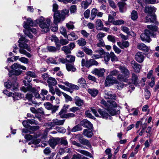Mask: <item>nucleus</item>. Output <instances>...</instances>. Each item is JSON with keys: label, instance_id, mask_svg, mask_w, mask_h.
<instances>
[{"label": "nucleus", "instance_id": "1", "mask_svg": "<svg viewBox=\"0 0 159 159\" xmlns=\"http://www.w3.org/2000/svg\"><path fill=\"white\" fill-rule=\"evenodd\" d=\"M101 103L105 107V109L107 110L111 116L119 114L120 111L116 108L117 104L113 101H107V102L104 100H102Z\"/></svg>", "mask_w": 159, "mask_h": 159}, {"label": "nucleus", "instance_id": "2", "mask_svg": "<svg viewBox=\"0 0 159 159\" xmlns=\"http://www.w3.org/2000/svg\"><path fill=\"white\" fill-rule=\"evenodd\" d=\"M37 22L39 23L40 27L42 29V32L46 33L49 31L51 22L50 19L47 18L44 21V18L42 17L40 19L37 20Z\"/></svg>", "mask_w": 159, "mask_h": 159}, {"label": "nucleus", "instance_id": "3", "mask_svg": "<svg viewBox=\"0 0 159 159\" xmlns=\"http://www.w3.org/2000/svg\"><path fill=\"white\" fill-rule=\"evenodd\" d=\"M20 89L25 93L27 91H31L33 93L34 97L37 98H40V95L38 93V91L35 88L32 87V84H29L26 87L23 86Z\"/></svg>", "mask_w": 159, "mask_h": 159}, {"label": "nucleus", "instance_id": "4", "mask_svg": "<svg viewBox=\"0 0 159 159\" xmlns=\"http://www.w3.org/2000/svg\"><path fill=\"white\" fill-rule=\"evenodd\" d=\"M24 25L23 27L26 30H24L25 34L30 38H32L33 35L31 33V32L33 34L36 36H37V31L34 28H32L31 27L28 28V25L26 24L25 21L24 22Z\"/></svg>", "mask_w": 159, "mask_h": 159}, {"label": "nucleus", "instance_id": "5", "mask_svg": "<svg viewBox=\"0 0 159 159\" xmlns=\"http://www.w3.org/2000/svg\"><path fill=\"white\" fill-rule=\"evenodd\" d=\"M69 12L68 9H64L62 10L61 13L59 12V15L56 17V20L55 18L54 20V22L55 24H57L61 21L63 20L66 16H68Z\"/></svg>", "mask_w": 159, "mask_h": 159}, {"label": "nucleus", "instance_id": "6", "mask_svg": "<svg viewBox=\"0 0 159 159\" xmlns=\"http://www.w3.org/2000/svg\"><path fill=\"white\" fill-rule=\"evenodd\" d=\"M120 69L124 75L123 76L121 75H118L117 79L120 80L125 82L126 80V78H128L129 75V72L127 68L124 66L120 67Z\"/></svg>", "mask_w": 159, "mask_h": 159}, {"label": "nucleus", "instance_id": "7", "mask_svg": "<svg viewBox=\"0 0 159 159\" xmlns=\"http://www.w3.org/2000/svg\"><path fill=\"white\" fill-rule=\"evenodd\" d=\"M153 34V32L150 31L149 30H146L144 31V33L141 35L140 38L143 41L149 43L151 41L150 37L152 36Z\"/></svg>", "mask_w": 159, "mask_h": 159}, {"label": "nucleus", "instance_id": "8", "mask_svg": "<svg viewBox=\"0 0 159 159\" xmlns=\"http://www.w3.org/2000/svg\"><path fill=\"white\" fill-rule=\"evenodd\" d=\"M20 48L19 52L20 53L25 55L28 57H31V54L27 52L25 50L26 49L28 51H30V49L27 44L20 43L19 45Z\"/></svg>", "mask_w": 159, "mask_h": 159}, {"label": "nucleus", "instance_id": "9", "mask_svg": "<svg viewBox=\"0 0 159 159\" xmlns=\"http://www.w3.org/2000/svg\"><path fill=\"white\" fill-rule=\"evenodd\" d=\"M118 81L116 79L111 75H108L107 77L105 82L106 86H110L114 84H117Z\"/></svg>", "mask_w": 159, "mask_h": 159}, {"label": "nucleus", "instance_id": "10", "mask_svg": "<svg viewBox=\"0 0 159 159\" xmlns=\"http://www.w3.org/2000/svg\"><path fill=\"white\" fill-rule=\"evenodd\" d=\"M4 86L7 89L11 88L12 87V91L16 90L17 89L18 84L16 82L12 85L11 82L9 81H8L7 82L5 83Z\"/></svg>", "mask_w": 159, "mask_h": 159}, {"label": "nucleus", "instance_id": "11", "mask_svg": "<svg viewBox=\"0 0 159 159\" xmlns=\"http://www.w3.org/2000/svg\"><path fill=\"white\" fill-rule=\"evenodd\" d=\"M78 137H79V142L83 145L87 146L89 148H90L91 145L89 141L86 139L82 138V136L80 134L77 135Z\"/></svg>", "mask_w": 159, "mask_h": 159}, {"label": "nucleus", "instance_id": "12", "mask_svg": "<svg viewBox=\"0 0 159 159\" xmlns=\"http://www.w3.org/2000/svg\"><path fill=\"white\" fill-rule=\"evenodd\" d=\"M135 58L139 63L143 62L144 59V53L141 52H138L135 55Z\"/></svg>", "mask_w": 159, "mask_h": 159}, {"label": "nucleus", "instance_id": "13", "mask_svg": "<svg viewBox=\"0 0 159 159\" xmlns=\"http://www.w3.org/2000/svg\"><path fill=\"white\" fill-rule=\"evenodd\" d=\"M59 138H52L49 140L48 143L50 146L53 148H54L55 146L59 143Z\"/></svg>", "mask_w": 159, "mask_h": 159}, {"label": "nucleus", "instance_id": "14", "mask_svg": "<svg viewBox=\"0 0 159 159\" xmlns=\"http://www.w3.org/2000/svg\"><path fill=\"white\" fill-rule=\"evenodd\" d=\"M156 16L154 15H148L146 17L145 22L146 23H156Z\"/></svg>", "mask_w": 159, "mask_h": 159}, {"label": "nucleus", "instance_id": "15", "mask_svg": "<svg viewBox=\"0 0 159 159\" xmlns=\"http://www.w3.org/2000/svg\"><path fill=\"white\" fill-rule=\"evenodd\" d=\"M131 66L134 70L136 73H139L140 71L141 68V66L140 64L137 63L134 60H132L131 62Z\"/></svg>", "mask_w": 159, "mask_h": 159}, {"label": "nucleus", "instance_id": "16", "mask_svg": "<svg viewBox=\"0 0 159 159\" xmlns=\"http://www.w3.org/2000/svg\"><path fill=\"white\" fill-rule=\"evenodd\" d=\"M116 85L117 88L119 90H121L124 87L127 86V88H128L129 89H131L132 90H133L134 89V85L132 84L131 85H126L125 84H124L121 83H118L117 82V83Z\"/></svg>", "mask_w": 159, "mask_h": 159}, {"label": "nucleus", "instance_id": "17", "mask_svg": "<svg viewBox=\"0 0 159 159\" xmlns=\"http://www.w3.org/2000/svg\"><path fill=\"white\" fill-rule=\"evenodd\" d=\"M105 70L104 68L95 69L92 71V73L99 76H102L103 75Z\"/></svg>", "mask_w": 159, "mask_h": 159}, {"label": "nucleus", "instance_id": "18", "mask_svg": "<svg viewBox=\"0 0 159 159\" xmlns=\"http://www.w3.org/2000/svg\"><path fill=\"white\" fill-rule=\"evenodd\" d=\"M65 120H59L56 119L52 120V122L48 125L51 126H53L54 125H60L63 124Z\"/></svg>", "mask_w": 159, "mask_h": 159}, {"label": "nucleus", "instance_id": "19", "mask_svg": "<svg viewBox=\"0 0 159 159\" xmlns=\"http://www.w3.org/2000/svg\"><path fill=\"white\" fill-rule=\"evenodd\" d=\"M81 125L83 127L89 129H92L93 127V125L91 123L87 120H84L80 122Z\"/></svg>", "mask_w": 159, "mask_h": 159}, {"label": "nucleus", "instance_id": "20", "mask_svg": "<svg viewBox=\"0 0 159 159\" xmlns=\"http://www.w3.org/2000/svg\"><path fill=\"white\" fill-rule=\"evenodd\" d=\"M121 30L128 35H130L133 37L136 36V34L133 31H130L129 29L127 27L124 26H121Z\"/></svg>", "mask_w": 159, "mask_h": 159}, {"label": "nucleus", "instance_id": "21", "mask_svg": "<svg viewBox=\"0 0 159 159\" xmlns=\"http://www.w3.org/2000/svg\"><path fill=\"white\" fill-rule=\"evenodd\" d=\"M105 98L106 99H116V96L115 94H112L111 92L108 91H105Z\"/></svg>", "mask_w": 159, "mask_h": 159}, {"label": "nucleus", "instance_id": "22", "mask_svg": "<svg viewBox=\"0 0 159 159\" xmlns=\"http://www.w3.org/2000/svg\"><path fill=\"white\" fill-rule=\"evenodd\" d=\"M98 111L102 118L107 119H111V116L104 111L100 109H98Z\"/></svg>", "mask_w": 159, "mask_h": 159}, {"label": "nucleus", "instance_id": "23", "mask_svg": "<svg viewBox=\"0 0 159 159\" xmlns=\"http://www.w3.org/2000/svg\"><path fill=\"white\" fill-rule=\"evenodd\" d=\"M139 50H142L144 52H148L149 50V48L143 43H139L137 46Z\"/></svg>", "mask_w": 159, "mask_h": 159}, {"label": "nucleus", "instance_id": "24", "mask_svg": "<svg viewBox=\"0 0 159 159\" xmlns=\"http://www.w3.org/2000/svg\"><path fill=\"white\" fill-rule=\"evenodd\" d=\"M75 103L76 105L78 107L82 106L83 105L84 101L78 96H76L74 98Z\"/></svg>", "mask_w": 159, "mask_h": 159}, {"label": "nucleus", "instance_id": "25", "mask_svg": "<svg viewBox=\"0 0 159 159\" xmlns=\"http://www.w3.org/2000/svg\"><path fill=\"white\" fill-rule=\"evenodd\" d=\"M53 8L52 11L54 12V20L55 18L56 20V17L57 16L59 15V11L58 10V5L56 3H54L53 5Z\"/></svg>", "mask_w": 159, "mask_h": 159}, {"label": "nucleus", "instance_id": "26", "mask_svg": "<svg viewBox=\"0 0 159 159\" xmlns=\"http://www.w3.org/2000/svg\"><path fill=\"white\" fill-rule=\"evenodd\" d=\"M92 59L85 60L83 59L81 61L82 66H85L87 67H89L92 66Z\"/></svg>", "mask_w": 159, "mask_h": 159}, {"label": "nucleus", "instance_id": "27", "mask_svg": "<svg viewBox=\"0 0 159 159\" xmlns=\"http://www.w3.org/2000/svg\"><path fill=\"white\" fill-rule=\"evenodd\" d=\"M11 68L13 70H16L17 69H21L24 70H26V68L23 66H22L18 63H15L11 65Z\"/></svg>", "mask_w": 159, "mask_h": 159}, {"label": "nucleus", "instance_id": "28", "mask_svg": "<svg viewBox=\"0 0 159 159\" xmlns=\"http://www.w3.org/2000/svg\"><path fill=\"white\" fill-rule=\"evenodd\" d=\"M156 11V8L153 7H146L144 9V12L148 14H151Z\"/></svg>", "mask_w": 159, "mask_h": 159}, {"label": "nucleus", "instance_id": "29", "mask_svg": "<svg viewBox=\"0 0 159 159\" xmlns=\"http://www.w3.org/2000/svg\"><path fill=\"white\" fill-rule=\"evenodd\" d=\"M118 45L121 49H123L124 48H127L129 46V43L128 41H124L122 43L117 42Z\"/></svg>", "mask_w": 159, "mask_h": 159}, {"label": "nucleus", "instance_id": "30", "mask_svg": "<svg viewBox=\"0 0 159 159\" xmlns=\"http://www.w3.org/2000/svg\"><path fill=\"white\" fill-rule=\"evenodd\" d=\"M76 150L79 152L87 156L89 158H93V156L89 152L80 149H76Z\"/></svg>", "mask_w": 159, "mask_h": 159}, {"label": "nucleus", "instance_id": "31", "mask_svg": "<svg viewBox=\"0 0 159 159\" xmlns=\"http://www.w3.org/2000/svg\"><path fill=\"white\" fill-rule=\"evenodd\" d=\"M147 124L146 122H143L142 120L138 121L137 122L135 125V128L137 129L138 128L139 126L140 127V129L141 128H142V126H144L145 127H147Z\"/></svg>", "mask_w": 159, "mask_h": 159}, {"label": "nucleus", "instance_id": "32", "mask_svg": "<svg viewBox=\"0 0 159 159\" xmlns=\"http://www.w3.org/2000/svg\"><path fill=\"white\" fill-rule=\"evenodd\" d=\"M49 86H55L57 84V82L56 79L52 77H50L47 80Z\"/></svg>", "mask_w": 159, "mask_h": 159}, {"label": "nucleus", "instance_id": "33", "mask_svg": "<svg viewBox=\"0 0 159 159\" xmlns=\"http://www.w3.org/2000/svg\"><path fill=\"white\" fill-rule=\"evenodd\" d=\"M83 134L88 138H91L93 135V132L90 129H84L83 131Z\"/></svg>", "mask_w": 159, "mask_h": 159}, {"label": "nucleus", "instance_id": "34", "mask_svg": "<svg viewBox=\"0 0 159 159\" xmlns=\"http://www.w3.org/2000/svg\"><path fill=\"white\" fill-rule=\"evenodd\" d=\"M96 27L98 30H100L103 27V24L102 21L100 19H98L96 22Z\"/></svg>", "mask_w": 159, "mask_h": 159}, {"label": "nucleus", "instance_id": "35", "mask_svg": "<svg viewBox=\"0 0 159 159\" xmlns=\"http://www.w3.org/2000/svg\"><path fill=\"white\" fill-rule=\"evenodd\" d=\"M68 36V40H74L78 38V37L74 32H71L70 34L67 35Z\"/></svg>", "mask_w": 159, "mask_h": 159}, {"label": "nucleus", "instance_id": "36", "mask_svg": "<svg viewBox=\"0 0 159 159\" xmlns=\"http://www.w3.org/2000/svg\"><path fill=\"white\" fill-rule=\"evenodd\" d=\"M79 84L81 85L84 88H85L87 86L86 81L85 79L83 77H81L78 79L77 81Z\"/></svg>", "mask_w": 159, "mask_h": 159}, {"label": "nucleus", "instance_id": "37", "mask_svg": "<svg viewBox=\"0 0 159 159\" xmlns=\"http://www.w3.org/2000/svg\"><path fill=\"white\" fill-rule=\"evenodd\" d=\"M65 84L66 86L69 87L73 89L78 90L80 89L79 86L78 85L74 84L71 83H70L68 82H65Z\"/></svg>", "mask_w": 159, "mask_h": 159}, {"label": "nucleus", "instance_id": "38", "mask_svg": "<svg viewBox=\"0 0 159 159\" xmlns=\"http://www.w3.org/2000/svg\"><path fill=\"white\" fill-rule=\"evenodd\" d=\"M69 107V106L68 105L64 106L59 113V115L60 116L61 118V117L62 116L66 115V109L68 108Z\"/></svg>", "mask_w": 159, "mask_h": 159}, {"label": "nucleus", "instance_id": "39", "mask_svg": "<svg viewBox=\"0 0 159 159\" xmlns=\"http://www.w3.org/2000/svg\"><path fill=\"white\" fill-rule=\"evenodd\" d=\"M92 2V0H86V1H83L81 3L82 7L84 9L87 8L88 6Z\"/></svg>", "mask_w": 159, "mask_h": 159}, {"label": "nucleus", "instance_id": "40", "mask_svg": "<svg viewBox=\"0 0 159 159\" xmlns=\"http://www.w3.org/2000/svg\"><path fill=\"white\" fill-rule=\"evenodd\" d=\"M88 91L89 93L93 97L96 96L98 92V90L95 89H89Z\"/></svg>", "mask_w": 159, "mask_h": 159}, {"label": "nucleus", "instance_id": "41", "mask_svg": "<svg viewBox=\"0 0 159 159\" xmlns=\"http://www.w3.org/2000/svg\"><path fill=\"white\" fill-rule=\"evenodd\" d=\"M132 82L133 84L136 85L138 83V78L137 75L133 74L131 78Z\"/></svg>", "mask_w": 159, "mask_h": 159}, {"label": "nucleus", "instance_id": "42", "mask_svg": "<svg viewBox=\"0 0 159 159\" xmlns=\"http://www.w3.org/2000/svg\"><path fill=\"white\" fill-rule=\"evenodd\" d=\"M22 72V71L20 70H15L14 71L11 70L9 72V75L10 76L13 74L15 75H19Z\"/></svg>", "mask_w": 159, "mask_h": 159}, {"label": "nucleus", "instance_id": "43", "mask_svg": "<svg viewBox=\"0 0 159 159\" xmlns=\"http://www.w3.org/2000/svg\"><path fill=\"white\" fill-rule=\"evenodd\" d=\"M131 18L133 20H136L138 18V15L137 11L133 10L131 13Z\"/></svg>", "mask_w": 159, "mask_h": 159}, {"label": "nucleus", "instance_id": "44", "mask_svg": "<svg viewBox=\"0 0 159 159\" xmlns=\"http://www.w3.org/2000/svg\"><path fill=\"white\" fill-rule=\"evenodd\" d=\"M97 12L98 10L96 8H93L91 11L90 19L92 20H93L97 15Z\"/></svg>", "mask_w": 159, "mask_h": 159}, {"label": "nucleus", "instance_id": "45", "mask_svg": "<svg viewBox=\"0 0 159 159\" xmlns=\"http://www.w3.org/2000/svg\"><path fill=\"white\" fill-rule=\"evenodd\" d=\"M66 68L67 70L69 71H72L74 72L76 70V69L73 65L70 64H67L66 65Z\"/></svg>", "mask_w": 159, "mask_h": 159}, {"label": "nucleus", "instance_id": "46", "mask_svg": "<svg viewBox=\"0 0 159 159\" xmlns=\"http://www.w3.org/2000/svg\"><path fill=\"white\" fill-rule=\"evenodd\" d=\"M66 59L67 61L72 63L75 61V57L74 56L71 55H68L66 56Z\"/></svg>", "mask_w": 159, "mask_h": 159}, {"label": "nucleus", "instance_id": "47", "mask_svg": "<svg viewBox=\"0 0 159 159\" xmlns=\"http://www.w3.org/2000/svg\"><path fill=\"white\" fill-rule=\"evenodd\" d=\"M12 97L15 101L20 99L21 97L20 93H13Z\"/></svg>", "mask_w": 159, "mask_h": 159}, {"label": "nucleus", "instance_id": "48", "mask_svg": "<svg viewBox=\"0 0 159 159\" xmlns=\"http://www.w3.org/2000/svg\"><path fill=\"white\" fill-rule=\"evenodd\" d=\"M60 31L61 34L65 37L66 38H68V36L67 34L66 30L64 27H61L60 29Z\"/></svg>", "mask_w": 159, "mask_h": 159}, {"label": "nucleus", "instance_id": "49", "mask_svg": "<svg viewBox=\"0 0 159 159\" xmlns=\"http://www.w3.org/2000/svg\"><path fill=\"white\" fill-rule=\"evenodd\" d=\"M24 18L27 20V22H26V24L28 25V28H30V26L32 27L33 26L34 23L33 21L30 18H29L26 19V18L25 17Z\"/></svg>", "mask_w": 159, "mask_h": 159}, {"label": "nucleus", "instance_id": "50", "mask_svg": "<svg viewBox=\"0 0 159 159\" xmlns=\"http://www.w3.org/2000/svg\"><path fill=\"white\" fill-rule=\"evenodd\" d=\"M147 28L149 29V30L152 32V31H156L157 30V27L154 25H149L147 26Z\"/></svg>", "mask_w": 159, "mask_h": 159}, {"label": "nucleus", "instance_id": "51", "mask_svg": "<svg viewBox=\"0 0 159 159\" xmlns=\"http://www.w3.org/2000/svg\"><path fill=\"white\" fill-rule=\"evenodd\" d=\"M125 5L126 3L124 2H121L118 3V6L121 12H124V9Z\"/></svg>", "mask_w": 159, "mask_h": 159}, {"label": "nucleus", "instance_id": "52", "mask_svg": "<svg viewBox=\"0 0 159 159\" xmlns=\"http://www.w3.org/2000/svg\"><path fill=\"white\" fill-rule=\"evenodd\" d=\"M109 55H110V57L111 58V60L112 61H118V58L115 56L113 52H111L110 54H109Z\"/></svg>", "mask_w": 159, "mask_h": 159}, {"label": "nucleus", "instance_id": "53", "mask_svg": "<svg viewBox=\"0 0 159 159\" xmlns=\"http://www.w3.org/2000/svg\"><path fill=\"white\" fill-rule=\"evenodd\" d=\"M83 50L87 54L89 55H92L93 51L92 50L85 47L83 48Z\"/></svg>", "mask_w": 159, "mask_h": 159}, {"label": "nucleus", "instance_id": "54", "mask_svg": "<svg viewBox=\"0 0 159 159\" xmlns=\"http://www.w3.org/2000/svg\"><path fill=\"white\" fill-rule=\"evenodd\" d=\"M50 39L52 41H54L55 43L57 46H58V43H59V40L56 36L55 35H52L50 37Z\"/></svg>", "mask_w": 159, "mask_h": 159}, {"label": "nucleus", "instance_id": "55", "mask_svg": "<svg viewBox=\"0 0 159 159\" xmlns=\"http://www.w3.org/2000/svg\"><path fill=\"white\" fill-rule=\"evenodd\" d=\"M79 45L80 46H83L86 44L85 40L83 38H81L78 41Z\"/></svg>", "mask_w": 159, "mask_h": 159}, {"label": "nucleus", "instance_id": "56", "mask_svg": "<svg viewBox=\"0 0 159 159\" xmlns=\"http://www.w3.org/2000/svg\"><path fill=\"white\" fill-rule=\"evenodd\" d=\"M48 50L50 52H54L57 51V49L55 47L52 46H48L47 47Z\"/></svg>", "mask_w": 159, "mask_h": 159}, {"label": "nucleus", "instance_id": "57", "mask_svg": "<svg viewBox=\"0 0 159 159\" xmlns=\"http://www.w3.org/2000/svg\"><path fill=\"white\" fill-rule=\"evenodd\" d=\"M124 21L122 20H118L113 22V24L115 25H119L124 24Z\"/></svg>", "mask_w": 159, "mask_h": 159}, {"label": "nucleus", "instance_id": "58", "mask_svg": "<svg viewBox=\"0 0 159 159\" xmlns=\"http://www.w3.org/2000/svg\"><path fill=\"white\" fill-rule=\"evenodd\" d=\"M20 36H21V37L18 41L19 46L20 43L26 44L24 42H28V40L26 39L24 37L21 35H20Z\"/></svg>", "mask_w": 159, "mask_h": 159}, {"label": "nucleus", "instance_id": "59", "mask_svg": "<svg viewBox=\"0 0 159 159\" xmlns=\"http://www.w3.org/2000/svg\"><path fill=\"white\" fill-rule=\"evenodd\" d=\"M105 152L106 154L108 156L107 159H111L112 156L111 149L110 148H107Z\"/></svg>", "mask_w": 159, "mask_h": 159}, {"label": "nucleus", "instance_id": "60", "mask_svg": "<svg viewBox=\"0 0 159 159\" xmlns=\"http://www.w3.org/2000/svg\"><path fill=\"white\" fill-rule=\"evenodd\" d=\"M73 24V22L70 21L69 23H66V27L69 30H73L74 28Z\"/></svg>", "mask_w": 159, "mask_h": 159}, {"label": "nucleus", "instance_id": "61", "mask_svg": "<svg viewBox=\"0 0 159 159\" xmlns=\"http://www.w3.org/2000/svg\"><path fill=\"white\" fill-rule=\"evenodd\" d=\"M61 49L66 54L70 53H71V50L67 46H63Z\"/></svg>", "mask_w": 159, "mask_h": 159}, {"label": "nucleus", "instance_id": "62", "mask_svg": "<svg viewBox=\"0 0 159 159\" xmlns=\"http://www.w3.org/2000/svg\"><path fill=\"white\" fill-rule=\"evenodd\" d=\"M62 94L66 99V101H71L72 100V98L70 96L65 93H62Z\"/></svg>", "mask_w": 159, "mask_h": 159}, {"label": "nucleus", "instance_id": "63", "mask_svg": "<svg viewBox=\"0 0 159 159\" xmlns=\"http://www.w3.org/2000/svg\"><path fill=\"white\" fill-rule=\"evenodd\" d=\"M131 111L132 113H129L130 115H133L134 116H137L138 115L139 111L135 109H132L131 110Z\"/></svg>", "mask_w": 159, "mask_h": 159}, {"label": "nucleus", "instance_id": "64", "mask_svg": "<svg viewBox=\"0 0 159 159\" xmlns=\"http://www.w3.org/2000/svg\"><path fill=\"white\" fill-rule=\"evenodd\" d=\"M116 37L115 36L111 35H108L107 36V38L109 41L113 43L116 42Z\"/></svg>", "mask_w": 159, "mask_h": 159}]
</instances>
